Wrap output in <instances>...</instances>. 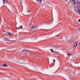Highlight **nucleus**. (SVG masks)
I'll list each match as a JSON object with an SVG mask.
<instances>
[{
    "instance_id": "1",
    "label": "nucleus",
    "mask_w": 80,
    "mask_h": 80,
    "mask_svg": "<svg viewBox=\"0 0 80 80\" xmlns=\"http://www.w3.org/2000/svg\"><path fill=\"white\" fill-rule=\"evenodd\" d=\"M74 38H75V36H73L72 37H70L68 38H66V39L67 42L69 43V42H70Z\"/></svg>"
},
{
    "instance_id": "2",
    "label": "nucleus",
    "mask_w": 80,
    "mask_h": 80,
    "mask_svg": "<svg viewBox=\"0 0 80 80\" xmlns=\"http://www.w3.org/2000/svg\"><path fill=\"white\" fill-rule=\"evenodd\" d=\"M77 44H78V42L76 41L74 42L73 45V49L76 48L77 46Z\"/></svg>"
},
{
    "instance_id": "3",
    "label": "nucleus",
    "mask_w": 80,
    "mask_h": 80,
    "mask_svg": "<svg viewBox=\"0 0 80 80\" xmlns=\"http://www.w3.org/2000/svg\"><path fill=\"white\" fill-rule=\"evenodd\" d=\"M77 12L80 15V6H78V10H77Z\"/></svg>"
},
{
    "instance_id": "4",
    "label": "nucleus",
    "mask_w": 80,
    "mask_h": 80,
    "mask_svg": "<svg viewBox=\"0 0 80 80\" xmlns=\"http://www.w3.org/2000/svg\"><path fill=\"white\" fill-rule=\"evenodd\" d=\"M37 28V25H35L32 26L31 28V30H33V29H36Z\"/></svg>"
},
{
    "instance_id": "5",
    "label": "nucleus",
    "mask_w": 80,
    "mask_h": 80,
    "mask_svg": "<svg viewBox=\"0 0 80 80\" xmlns=\"http://www.w3.org/2000/svg\"><path fill=\"white\" fill-rule=\"evenodd\" d=\"M4 39L5 40H6V41H10V42H15V40H9L8 39V38H4Z\"/></svg>"
},
{
    "instance_id": "6",
    "label": "nucleus",
    "mask_w": 80,
    "mask_h": 80,
    "mask_svg": "<svg viewBox=\"0 0 80 80\" xmlns=\"http://www.w3.org/2000/svg\"><path fill=\"white\" fill-rule=\"evenodd\" d=\"M37 2H38V3H41L42 2V0H36Z\"/></svg>"
},
{
    "instance_id": "7",
    "label": "nucleus",
    "mask_w": 80,
    "mask_h": 80,
    "mask_svg": "<svg viewBox=\"0 0 80 80\" xmlns=\"http://www.w3.org/2000/svg\"><path fill=\"white\" fill-rule=\"evenodd\" d=\"M23 27H22V25H21L20 27H19V28H20V29H22V28H23Z\"/></svg>"
},
{
    "instance_id": "8",
    "label": "nucleus",
    "mask_w": 80,
    "mask_h": 80,
    "mask_svg": "<svg viewBox=\"0 0 80 80\" xmlns=\"http://www.w3.org/2000/svg\"><path fill=\"white\" fill-rule=\"evenodd\" d=\"M7 65L6 64H4L3 65H2V67H7Z\"/></svg>"
},
{
    "instance_id": "9",
    "label": "nucleus",
    "mask_w": 80,
    "mask_h": 80,
    "mask_svg": "<svg viewBox=\"0 0 80 80\" xmlns=\"http://www.w3.org/2000/svg\"><path fill=\"white\" fill-rule=\"evenodd\" d=\"M3 4H4V3H6V1L5 0H3Z\"/></svg>"
},
{
    "instance_id": "10",
    "label": "nucleus",
    "mask_w": 80,
    "mask_h": 80,
    "mask_svg": "<svg viewBox=\"0 0 80 80\" xmlns=\"http://www.w3.org/2000/svg\"><path fill=\"white\" fill-rule=\"evenodd\" d=\"M50 50L52 52V53H53V49H50Z\"/></svg>"
},
{
    "instance_id": "11",
    "label": "nucleus",
    "mask_w": 80,
    "mask_h": 80,
    "mask_svg": "<svg viewBox=\"0 0 80 80\" xmlns=\"http://www.w3.org/2000/svg\"><path fill=\"white\" fill-rule=\"evenodd\" d=\"M73 3L74 5H76V1H74Z\"/></svg>"
},
{
    "instance_id": "12",
    "label": "nucleus",
    "mask_w": 80,
    "mask_h": 80,
    "mask_svg": "<svg viewBox=\"0 0 80 80\" xmlns=\"http://www.w3.org/2000/svg\"><path fill=\"white\" fill-rule=\"evenodd\" d=\"M8 34H9V35H13V34H11V33H10V32H8Z\"/></svg>"
},
{
    "instance_id": "13",
    "label": "nucleus",
    "mask_w": 80,
    "mask_h": 80,
    "mask_svg": "<svg viewBox=\"0 0 80 80\" xmlns=\"http://www.w3.org/2000/svg\"><path fill=\"white\" fill-rule=\"evenodd\" d=\"M78 30L79 31V32H80V27L78 28H77Z\"/></svg>"
},
{
    "instance_id": "14",
    "label": "nucleus",
    "mask_w": 80,
    "mask_h": 80,
    "mask_svg": "<svg viewBox=\"0 0 80 80\" xmlns=\"http://www.w3.org/2000/svg\"><path fill=\"white\" fill-rule=\"evenodd\" d=\"M53 48H54V49H56L57 48V46H54L53 47Z\"/></svg>"
},
{
    "instance_id": "15",
    "label": "nucleus",
    "mask_w": 80,
    "mask_h": 80,
    "mask_svg": "<svg viewBox=\"0 0 80 80\" xmlns=\"http://www.w3.org/2000/svg\"><path fill=\"white\" fill-rule=\"evenodd\" d=\"M28 12H30V11L28 10L27 11H26V13H28Z\"/></svg>"
},
{
    "instance_id": "16",
    "label": "nucleus",
    "mask_w": 80,
    "mask_h": 80,
    "mask_svg": "<svg viewBox=\"0 0 80 80\" xmlns=\"http://www.w3.org/2000/svg\"><path fill=\"white\" fill-rule=\"evenodd\" d=\"M53 63H55V59L53 60Z\"/></svg>"
},
{
    "instance_id": "17",
    "label": "nucleus",
    "mask_w": 80,
    "mask_h": 80,
    "mask_svg": "<svg viewBox=\"0 0 80 80\" xmlns=\"http://www.w3.org/2000/svg\"><path fill=\"white\" fill-rule=\"evenodd\" d=\"M70 54H69V53L68 54H67V55H68V56H69V55H70Z\"/></svg>"
},
{
    "instance_id": "18",
    "label": "nucleus",
    "mask_w": 80,
    "mask_h": 80,
    "mask_svg": "<svg viewBox=\"0 0 80 80\" xmlns=\"http://www.w3.org/2000/svg\"><path fill=\"white\" fill-rule=\"evenodd\" d=\"M78 22H80V19L78 20Z\"/></svg>"
},
{
    "instance_id": "19",
    "label": "nucleus",
    "mask_w": 80,
    "mask_h": 80,
    "mask_svg": "<svg viewBox=\"0 0 80 80\" xmlns=\"http://www.w3.org/2000/svg\"><path fill=\"white\" fill-rule=\"evenodd\" d=\"M72 2H74V1H75V0H72Z\"/></svg>"
},
{
    "instance_id": "20",
    "label": "nucleus",
    "mask_w": 80,
    "mask_h": 80,
    "mask_svg": "<svg viewBox=\"0 0 80 80\" xmlns=\"http://www.w3.org/2000/svg\"><path fill=\"white\" fill-rule=\"evenodd\" d=\"M77 4H78H78H79V3H78V2H77Z\"/></svg>"
},
{
    "instance_id": "21",
    "label": "nucleus",
    "mask_w": 80,
    "mask_h": 80,
    "mask_svg": "<svg viewBox=\"0 0 80 80\" xmlns=\"http://www.w3.org/2000/svg\"><path fill=\"white\" fill-rule=\"evenodd\" d=\"M20 3H22V2H20Z\"/></svg>"
}]
</instances>
